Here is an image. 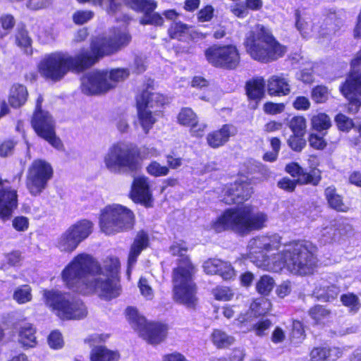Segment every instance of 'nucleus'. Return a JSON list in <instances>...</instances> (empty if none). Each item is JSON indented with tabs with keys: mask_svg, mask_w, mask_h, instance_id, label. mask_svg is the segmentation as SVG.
<instances>
[{
	"mask_svg": "<svg viewBox=\"0 0 361 361\" xmlns=\"http://www.w3.org/2000/svg\"><path fill=\"white\" fill-rule=\"evenodd\" d=\"M278 234L257 236L247 245V258L257 267L269 271L283 269L295 275L313 273L317 265V247L309 241H292L281 247Z\"/></svg>",
	"mask_w": 361,
	"mask_h": 361,
	"instance_id": "1",
	"label": "nucleus"
},
{
	"mask_svg": "<svg viewBox=\"0 0 361 361\" xmlns=\"http://www.w3.org/2000/svg\"><path fill=\"white\" fill-rule=\"evenodd\" d=\"M120 263L116 257H107L101 266L92 255L81 253L64 268L62 279L69 289L81 294L96 293L111 300L121 293Z\"/></svg>",
	"mask_w": 361,
	"mask_h": 361,
	"instance_id": "2",
	"label": "nucleus"
},
{
	"mask_svg": "<svg viewBox=\"0 0 361 361\" xmlns=\"http://www.w3.org/2000/svg\"><path fill=\"white\" fill-rule=\"evenodd\" d=\"M131 40L126 27L115 32L113 37H97L91 42L90 51L82 50L75 56L67 53L54 52L45 55L37 67L40 75L52 81H59L70 71L80 72L99 59L118 51Z\"/></svg>",
	"mask_w": 361,
	"mask_h": 361,
	"instance_id": "3",
	"label": "nucleus"
},
{
	"mask_svg": "<svg viewBox=\"0 0 361 361\" xmlns=\"http://www.w3.org/2000/svg\"><path fill=\"white\" fill-rule=\"evenodd\" d=\"M169 252L177 257V267L173 271V298L188 308H195L197 301L193 281L195 269L187 255L185 243L173 242L169 247Z\"/></svg>",
	"mask_w": 361,
	"mask_h": 361,
	"instance_id": "4",
	"label": "nucleus"
},
{
	"mask_svg": "<svg viewBox=\"0 0 361 361\" xmlns=\"http://www.w3.org/2000/svg\"><path fill=\"white\" fill-rule=\"evenodd\" d=\"M267 220L265 213L254 212L251 205L245 204L226 209L211 224V229L216 233L232 230L240 234H247L264 228Z\"/></svg>",
	"mask_w": 361,
	"mask_h": 361,
	"instance_id": "5",
	"label": "nucleus"
},
{
	"mask_svg": "<svg viewBox=\"0 0 361 361\" xmlns=\"http://www.w3.org/2000/svg\"><path fill=\"white\" fill-rule=\"evenodd\" d=\"M244 44L247 52L254 60L264 63L274 61L286 52V48L261 24L255 25L246 34Z\"/></svg>",
	"mask_w": 361,
	"mask_h": 361,
	"instance_id": "6",
	"label": "nucleus"
},
{
	"mask_svg": "<svg viewBox=\"0 0 361 361\" xmlns=\"http://www.w3.org/2000/svg\"><path fill=\"white\" fill-rule=\"evenodd\" d=\"M79 2H88L94 6H103L106 3V11L109 14L115 16L117 20H120L119 14L123 13L125 6L137 12L144 13L140 18L142 25H152L161 26L164 18L158 13H152L157 4L154 0H78Z\"/></svg>",
	"mask_w": 361,
	"mask_h": 361,
	"instance_id": "7",
	"label": "nucleus"
},
{
	"mask_svg": "<svg viewBox=\"0 0 361 361\" xmlns=\"http://www.w3.org/2000/svg\"><path fill=\"white\" fill-rule=\"evenodd\" d=\"M43 297L46 305L62 320H79L87 314L83 302L69 293L56 290H44Z\"/></svg>",
	"mask_w": 361,
	"mask_h": 361,
	"instance_id": "8",
	"label": "nucleus"
},
{
	"mask_svg": "<svg viewBox=\"0 0 361 361\" xmlns=\"http://www.w3.org/2000/svg\"><path fill=\"white\" fill-rule=\"evenodd\" d=\"M105 167L111 173L136 171L140 168L139 154L128 143L118 142L108 149L103 158Z\"/></svg>",
	"mask_w": 361,
	"mask_h": 361,
	"instance_id": "9",
	"label": "nucleus"
},
{
	"mask_svg": "<svg viewBox=\"0 0 361 361\" xmlns=\"http://www.w3.org/2000/svg\"><path fill=\"white\" fill-rule=\"evenodd\" d=\"M129 74L128 68L92 71L82 78L81 89L86 94L105 92L115 87L118 82L126 79Z\"/></svg>",
	"mask_w": 361,
	"mask_h": 361,
	"instance_id": "10",
	"label": "nucleus"
},
{
	"mask_svg": "<svg viewBox=\"0 0 361 361\" xmlns=\"http://www.w3.org/2000/svg\"><path fill=\"white\" fill-rule=\"evenodd\" d=\"M134 214L128 208L121 204H113L101 210L99 226L106 235H115L125 232L133 227Z\"/></svg>",
	"mask_w": 361,
	"mask_h": 361,
	"instance_id": "11",
	"label": "nucleus"
},
{
	"mask_svg": "<svg viewBox=\"0 0 361 361\" xmlns=\"http://www.w3.org/2000/svg\"><path fill=\"white\" fill-rule=\"evenodd\" d=\"M137 109L139 123L145 134H147L157 120L158 113L168 102L161 94L144 90L137 97Z\"/></svg>",
	"mask_w": 361,
	"mask_h": 361,
	"instance_id": "12",
	"label": "nucleus"
},
{
	"mask_svg": "<svg viewBox=\"0 0 361 361\" xmlns=\"http://www.w3.org/2000/svg\"><path fill=\"white\" fill-rule=\"evenodd\" d=\"M126 313L132 327L149 343L156 345L165 339L167 333L166 325L147 322L145 318L140 316L137 310L132 307H128Z\"/></svg>",
	"mask_w": 361,
	"mask_h": 361,
	"instance_id": "13",
	"label": "nucleus"
},
{
	"mask_svg": "<svg viewBox=\"0 0 361 361\" xmlns=\"http://www.w3.org/2000/svg\"><path fill=\"white\" fill-rule=\"evenodd\" d=\"M54 169L50 163L44 159H35L29 166L26 175V187L33 196L40 195L52 178Z\"/></svg>",
	"mask_w": 361,
	"mask_h": 361,
	"instance_id": "14",
	"label": "nucleus"
},
{
	"mask_svg": "<svg viewBox=\"0 0 361 361\" xmlns=\"http://www.w3.org/2000/svg\"><path fill=\"white\" fill-rule=\"evenodd\" d=\"M42 97L39 96L31 121L32 126L39 137L46 140L54 148L61 150L63 148V144L56 136L54 119L48 111L42 110Z\"/></svg>",
	"mask_w": 361,
	"mask_h": 361,
	"instance_id": "15",
	"label": "nucleus"
},
{
	"mask_svg": "<svg viewBox=\"0 0 361 361\" xmlns=\"http://www.w3.org/2000/svg\"><path fill=\"white\" fill-rule=\"evenodd\" d=\"M209 63L216 67L234 69L240 61L239 53L235 46H212L205 51Z\"/></svg>",
	"mask_w": 361,
	"mask_h": 361,
	"instance_id": "16",
	"label": "nucleus"
},
{
	"mask_svg": "<svg viewBox=\"0 0 361 361\" xmlns=\"http://www.w3.org/2000/svg\"><path fill=\"white\" fill-rule=\"evenodd\" d=\"M295 18L296 27L304 38L324 37L335 32L332 28H323L317 20H312L309 15L302 14L299 10L295 12Z\"/></svg>",
	"mask_w": 361,
	"mask_h": 361,
	"instance_id": "17",
	"label": "nucleus"
},
{
	"mask_svg": "<svg viewBox=\"0 0 361 361\" xmlns=\"http://www.w3.org/2000/svg\"><path fill=\"white\" fill-rule=\"evenodd\" d=\"M17 207V190L7 180L0 178V219H10Z\"/></svg>",
	"mask_w": 361,
	"mask_h": 361,
	"instance_id": "18",
	"label": "nucleus"
},
{
	"mask_svg": "<svg viewBox=\"0 0 361 361\" xmlns=\"http://www.w3.org/2000/svg\"><path fill=\"white\" fill-rule=\"evenodd\" d=\"M252 192L250 183L245 180H236L233 184L226 185L222 190L221 200L226 204H240L247 200Z\"/></svg>",
	"mask_w": 361,
	"mask_h": 361,
	"instance_id": "19",
	"label": "nucleus"
},
{
	"mask_svg": "<svg viewBox=\"0 0 361 361\" xmlns=\"http://www.w3.org/2000/svg\"><path fill=\"white\" fill-rule=\"evenodd\" d=\"M132 200L146 207H150L152 195L149 188V178L145 176L134 178L130 192Z\"/></svg>",
	"mask_w": 361,
	"mask_h": 361,
	"instance_id": "20",
	"label": "nucleus"
},
{
	"mask_svg": "<svg viewBox=\"0 0 361 361\" xmlns=\"http://www.w3.org/2000/svg\"><path fill=\"white\" fill-rule=\"evenodd\" d=\"M204 271L207 274H218L224 280L232 279L235 271L231 264L220 259H209L203 264Z\"/></svg>",
	"mask_w": 361,
	"mask_h": 361,
	"instance_id": "21",
	"label": "nucleus"
},
{
	"mask_svg": "<svg viewBox=\"0 0 361 361\" xmlns=\"http://www.w3.org/2000/svg\"><path fill=\"white\" fill-rule=\"evenodd\" d=\"M286 171L293 177H297V181L301 184L310 183L317 185L321 180L319 171L312 170L310 173H307L295 162L286 165Z\"/></svg>",
	"mask_w": 361,
	"mask_h": 361,
	"instance_id": "22",
	"label": "nucleus"
},
{
	"mask_svg": "<svg viewBox=\"0 0 361 361\" xmlns=\"http://www.w3.org/2000/svg\"><path fill=\"white\" fill-rule=\"evenodd\" d=\"M270 305L269 301L266 298H261L255 300L250 305V312L239 315L234 321V324L239 328H242L245 324L250 322V319L252 316L257 317L266 314L270 307Z\"/></svg>",
	"mask_w": 361,
	"mask_h": 361,
	"instance_id": "23",
	"label": "nucleus"
},
{
	"mask_svg": "<svg viewBox=\"0 0 361 361\" xmlns=\"http://www.w3.org/2000/svg\"><path fill=\"white\" fill-rule=\"evenodd\" d=\"M343 95L349 101L348 111L355 113L361 104V87L358 84H353L352 78L346 80L341 87Z\"/></svg>",
	"mask_w": 361,
	"mask_h": 361,
	"instance_id": "24",
	"label": "nucleus"
},
{
	"mask_svg": "<svg viewBox=\"0 0 361 361\" xmlns=\"http://www.w3.org/2000/svg\"><path fill=\"white\" fill-rule=\"evenodd\" d=\"M352 229L351 226L346 222V220L340 219L335 220L330 226L324 228L322 231V236L324 243L336 240L341 236L344 235Z\"/></svg>",
	"mask_w": 361,
	"mask_h": 361,
	"instance_id": "25",
	"label": "nucleus"
},
{
	"mask_svg": "<svg viewBox=\"0 0 361 361\" xmlns=\"http://www.w3.org/2000/svg\"><path fill=\"white\" fill-rule=\"evenodd\" d=\"M235 133V128L233 126L226 124L219 130L209 133L207 136V141L211 147L218 148L226 144Z\"/></svg>",
	"mask_w": 361,
	"mask_h": 361,
	"instance_id": "26",
	"label": "nucleus"
},
{
	"mask_svg": "<svg viewBox=\"0 0 361 361\" xmlns=\"http://www.w3.org/2000/svg\"><path fill=\"white\" fill-rule=\"evenodd\" d=\"M149 245L148 235L144 231L137 233L134 242L131 246L128 259L127 274L130 273L137 262V258L140 252Z\"/></svg>",
	"mask_w": 361,
	"mask_h": 361,
	"instance_id": "27",
	"label": "nucleus"
},
{
	"mask_svg": "<svg viewBox=\"0 0 361 361\" xmlns=\"http://www.w3.org/2000/svg\"><path fill=\"white\" fill-rule=\"evenodd\" d=\"M267 92L271 96H284L290 92L289 80L283 75H273L267 81Z\"/></svg>",
	"mask_w": 361,
	"mask_h": 361,
	"instance_id": "28",
	"label": "nucleus"
},
{
	"mask_svg": "<svg viewBox=\"0 0 361 361\" xmlns=\"http://www.w3.org/2000/svg\"><path fill=\"white\" fill-rule=\"evenodd\" d=\"M93 224L83 219L71 225L68 229L78 244L86 239L92 232Z\"/></svg>",
	"mask_w": 361,
	"mask_h": 361,
	"instance_id": "29",
	"label": "nucleus"
},
{
	"mask_svg": "<svg viewBox=\"0 0 361 361\" xmlns=\"http://www.w3.org/2000/svg\"><path fill=\"white\" fill-rule=\"evenodd\" d=\"M246 93L249 99L260 100L264 95L265 81L262 77H256L246 82Z\"/></svg>",
	"mask_w": 361,
	"mask_h": 361,
	"instance_id": "30",
	"label": "nucleus"
},
{
	"mask_svg": "<svg viewBox=\"0 0 361 361\" xmlns=\"http://www.w3.org/2000/svg\"><path fill=\"white\" fill-rule=\"evenodd\" d=\"M324 195L331 209L339 212H347L349 210V206L343 202L342 197L336 192L334 186L326 188Z\"/></svg>",
	"mask_w": 361,
	"mask_h": 361,
	"instance_id": "31",
	"label": "nucleus"
},
{
	"mask_svg": "<svg viewBox=\"0 0 361 361\" xmlns=\"http://www.w3.org/2000/svg\"><path fill=\"white\" fill-rule=\"evenodd\" d=\"M54 245L61 252L68 253L74 251L79 245L68 229L56 239Z\"/></svg>",
	"mask_w": 361,
	"mask_h": 361,
	"instance_id": "32",
	"label": "nucleus"
},
{
	"mask_svg": "<svg viewBox=\"0 0 361 361\" xmlns=\"http://www.w3.org/2000/svg\"><path fill=\"white\" fill-rule=\"evenodd\" d=\"M118 358L116 351L109 350L102 345L93 348L90 353L91 361H118Z\"/></svg>",
	"mask_w": 361,
	"mask_h": 361,
	"instance_id": "33",
	"label": "nucleus"
},
{
	"mask_svg": "<svg viewBox=\"0 0 361 361\" xmlns=\"http://www.w3.org/2000/svg\"><path fill=\"white\" fill-rule=\"evenodd\" d=\"M27 97V91L25 86L22 85H14L11 89L9 103L15 108L23 105Z\"/></svg>",
	"mask_w": 361,
	"mask_h": 361,
	"instance_id": "34",
	"label": "nucleus"
},
{
	"mask_svg": "<svg viewBox=\"0 0 361 361\" xmlns=\"http://www.w3.org/2000/svg\"><path fill=\"white\" fill-rule=\"evenodd\" d=\"M212 343L218 348H225L234 342V338L220 329H214L211 335Z\"/></svg>",
	"mask_w": 361,
	"mask_h": 361,
	"instance_id": "35",
	"label": "nucleus"
},
{
	"mask_svg": "<svg viewBox=\"0 0 361 361\" xmlns=\"http://www.w3.org/2000/svg\"><path fill=\"white\" fill-rule=\"evenodd\" d=\"M35 330L30 324H25L19 332V341L25 347H34L36 344Z\"/></svg>",
	"mask_w": 361,
	"mask_h": 361,
	"instance_id": "36",
	"label": "nucleus"
},
{
	"mask_svg": "<svg viewBox=\"0 0 361 361\" xmlns=\"http://www.w3.org/2000/svg\"><path fill=\"white\" fill-rule=\"evenodd\" d=\"M271 322L268 319H263L257 322L256 324L245 327V324L240 329V331L243 333H246L250 331H254L256 336H264L267 335V331L271 326Z\"/></svg>",
	"mask_w": 361,
	"mask_h": 361,
	"instance_id": "37",
	"label": "nucleus"
},
{
	"mask_svg": "<svg viewBox=\"0 0 361 361\" xmlns=\"http://www.w3.org/2000/svg\"><path fill=\"white\" fill-rule=\"evenodd\" d=\"M311 124L314 130L321 133L330 128L331 120L326 114L324 113H319L312 116L311 119Z\"/></svg>",
	"mask_w": 361,
	"mask_h": 361,
	"instance_id": "38",
	"label": "nucleus"
},
{
	"mask_svg": "<svg viewBox=\"0 0 361 361\" xmlns=\"http://www.w3.org/2000/svg\"><path fill=\"white\" fill-rule=\"evenodd\" d=\"M13 300L18 304H25L32 300V289L28 285L18 287L13 292Z\"/></svg>",
	"mask_w": 361,
	"mask_h": 361,
	"instance_id": "39",
	"label": "nucleus"
},
{
	"mask_svg": "<svg viewBox=\"0 0 361 361\" xmlns=\"http://www.w3.org/2000/svg\"><path fill=\"white\" fill-rule=\"evenodd\" d=\"M341 300L344 306L348 308L350 313H356L360 308L361 304L357 295L353 293L343 294L341 297Z\"/></svg>",
	"mask_w": 361,
	"mask_h": 361,
	"instance_id": "40",
	"label": "nucleus"
},
{
	"mask_svg": "<svg viewBox=\"0 0 361 361\" xmlns=\"http://www.w3.org/2000/svg\"><path fill=\"white\" fill-rule=\"evenodd\" d=\"M275 282L273 278L264 275L256 284V289L261 295H267L270 293L274 286Z\"/></svg>",
	"mask_w": 361,
	"mask_h": 361,
	"instance_id": "41",
	"label": "nucleus"
},
{
	"mask_svg": "<svg viewBox=\"0 0 361 361\" xmlns=\"http://www.w3.org/2000/svg\"><path fill=\"white\" fill-rule=\"evenodd\" d=\"M189 32V27L186 24L181 22H174L169 30L171 38L182 40Z\"/></svg>",
	"mask_w": 361,
	"mask_h": 361,
	"instance_id": "42",
	"label": "nucleus"
},
{
	"mask_svg": "<svg viewBox=\"0 0 361 361\" xmlns=\"http://www.w3.org/2000/svg\"><path fill=\"white\" fill-rule=\"evenodd\" d=\"M178 122L185 126H190L196 122L197 116L190 108H183L178 115Z\"/></svg>",
	"mask_w": 361,
	"mask_h": 361,
	"instance_id": "43",
	"label": "nucleus"
},
{
	"mask_svg": "<svg viewBox=\"0 0 361 361\" xmlns=\"http://www.w3.org/2000/svg\"><path fill=\"white\" fill-rule=\"evenodd\" d=\"M289 126L293 134L304 135L306 130V119L300 116H294L290 121Z\"/></svg>",
	"mask_w": 361,
	"mask_h": 361,
	"instance_id": "44",
	"label": "nucleus"
},
{
	"mask_svg": "<svg viewBox=\"0 0 361 361\" xmlns=\"http://www.w3.org/2000/svg\"><path fill=\"white\" fill-rule=\"evenodd\" d=\"M138 288L142 296L147 300H152L154 297V292L152 289L149 279L145 276H141L138 282Z\"/></svg>",
	"mask_w": 361,
	"mask_h": 361,
	"instance_id": "45",
	"label": "nucleus"
},
{
	"mask_svg": "<svg viewBox=\"0 0 361 361\" xmlns=\"http://www.w3.org/2000/svg\"><path fill=\"white\" fill-rule=\"evenodd\" d=\"M214 298L219 301H229L234 295L232 290L227 286H216L212 290Z\"/></svg>",
	"mask_w": 361,
	"mask_h": 361,
	"instance_id": "46",
	"label": "nucleus"
},
{
	"mask_svg": "<svg viewBox=\"0 0 361 361\" xmlns=\"http://www.w3.org/2000/svg\"><path fill=\"white\" fill-rule=\"evenodd\" d=\"M16 43L18 47L24 49L27 54H32L31 39L28 36L27 31L20 30L16 35Z\"/></svg>",
	"mask_w": 361,
	"mask_h": 361,
	"instance_id": "47",
	"label": "nucleus"
},
{
	"mask_svg": "<svg viewBox=\"0 0 361 361\" xmlns=\"http://www.w3.org/2000/svg\"><path fill=\"white\" fill-rule=\"evenodd\" d=\"M309 314L316 323L323 322L330 314V312L321 305H316L310 310Z\"/></svg>",
	"mask_w": 361,
	"mask_h": 361,
	"instance_id": "48",
	"label": "nucleus"
},
{
	"mask_svg": "<svg viewBox=\"0 0 361 361\" xmlns=\"http://www.w3.org/2000/svg\"><path fill=\"white\" fill-rule=\"evenodd\" d=\"M147 171L152 176L159 177L166 176L169 169L166 166H161L157 161H152L147 167Z\"/></svg>",
	"mask_w": 361,
	"mask_h": 361,
	"instance_id": "49",
	"label": "nucleus"
},
{
	"mask_svg": "<svg viewBox=\"0 0 361 361\" xmlns=\"http://www.w3.org/2000/svg\"><path fill=\"white\" fill-rule=\"evenodd\" d=\"M0 23L1 25V28H0V39H1L6 36L8 31L13 28L15 20L12 16L6 14L0 18Z\"/></svg>",
	"mask_w": 361,
	"mask_h": 361,
	"instance_id": "50",
	"label": "nucleus"
},
{
	"mask_svg": "<svg viewBox=\"0 0 361 361\" xmlns=\"http://www.w3.org/2000/svg\"><path fill=\"white\" fill-rule=\"evenodd\" d=\"M329 97V91L325 86L318 85L312 91V98L317 103H323Z\"/></svg>",
	"mask_w": 361,
	"mask_h": 361,
	"instance_id": "51",
	"label": "nucleus"
},
{
	"mask_svg": "<svg viewBox=\"0 0 361 361\" xmlns=\"http://www.w3.org/2000/svg\"><path fill=\"white\" fill-rule=\"evenodd\" d=\"M94 13L90 11H77L73 15V20L77 25H82L93 18Z\"/></svg>",
	"mask_w": 361,
	"mask_h": 361,
	"instance_id": "52",
	"label": "nucleus"
},
{
	"mask_svg": "<svg viewBox=\"0 0 361 361\" xmlns=\"http://www.w3.org/2000/svg\"><path fill=\"white\" fill-rule=\"evenodd\" d=\"M303 135H293L288 140L289 147L294 151H301L306 145L305 140L302 138Z\"/></svg>",
	"mask_w": 361,
	"mask_h": 361,
	"instance_id": "53",
	"label": "nucleus"
},
{
	"mask_svg": "<svg viewBox=\"0 0 361 361\" xmlns=\"http://www.w3.org/2000/svg\"><path fill=\"white\" fill-rule=\"evenodd\" d=\"M335 120L338 128L343 131H348L354 126L353 121L342 114H338Z\"/></svg>",
	"mask_w": 361,
	"mask_h": 361,
	"instance_id": "54",
	"label": "nucleus"
},
{
	"mask_svg": "<svg viewBox=\"0 0 361 361\" xmlns=\"http://www.w3.org/2000/svg\"><path fill=\"white\" fill-rule=\"evenodd\" d=\"M48 343L51 348H61L63 345L61 334L58 331H52L48 337Z\"/></svg>",
	"mask_w": 361,
	"mask_h": 361,
	"instance_id": "55",
	"label": "nucleus"
},
{
	"mask_svg": "<svg viewBox=\"0 0 361 361\" xmlns=\"http://www.w3.org/2000/svg\"><path fill=\"white\" fill-rule=\"evenodd\" d=\"M12 226L16 231L23 232L29 227V220L25 216H16L12 221Z\"/></svg>",
	"mask_w": 361,
	"mask_h": 361,
	"instance_id": "56",
	"label": "nucleus"
},
{
	"mask_svg": "<svg viewBox=\"0 0 361 361\" xmlns=\"http://www.w3.org/2000/svg\"><path fill=\"white\" fill-rule=\"evenodd\" d=\"M214 9L211 5L202 8L197 13V19L200 22H208L214 16Z\"/></svg>",
	"mask_w": 361,
	"mask_h": 361,
	"instance_id": "57",
	"label": "nucleus"
},
{
	"mask_svg": "<svg viewBox=\"0 0 361 361\" xmlns=\"http://www.w3.org/2000/svg\"><path fill=\"white\" fill-rule=\"evenodd\" d=\"M263 109L266 114L275 115L283 112L285 106L282 103L267 102L264 104Z\"/></svg>",
	"mask_w": 361,
	"mask_h": 361,
	"instance_id": "58",
	"label": "nucleus"
},
{
	"mask_svg": "<svg viewBox=\"0 0 361 361\" xmlns=\"http://www.w3.org/2000/svg\"><path fill=\"white\" fill-rule=\"evenodd\" d=\"M326 348H314L310 353V359L312 361H327Z\"/></svg>",
	"mask_w": 361,
	"mask_h": 361,
	"instance_id": "59",
	"label": "nucleus"
},
{
	"mask_svg": "<svg viewBox=\"0 0 361 361\" xmlns=\"http://www.w3.org/2000/svg\"><path fill=\"white\" fill-rule=\"evenodd\" d=\"M230 11L235 17L241 19L246 18L249 14L247 8L242 4H235L231 6Z\"/></svg>",
	"mask_w": 361,
	"mask_h": 361,
	"instance_id": "60",
	"label": "nucleus"
},
{
	"mask_svg": "<svg viewBox=\"0 0 361 361\" xmlns=\"http://www.w3.org/2000/svg\"><path fill=\"white\" fill-rule=\"evenodd\" d=\"M324 293H321L320 296H325L328 300L334 299L340 292L339 284H331V286H323Z\"/></svg>",
	"mask_w": 361,
	"mask_h": 361,
	"instance_id": "61",
	"label": "nucleus"
},
{
	"mask_svg": "<svg viewBox=\"0 0 361 361\" xmlns=\"http://www.w3.org/2000/svg\"><path fill=\"white\" fill-rule=\"evenodd\" d=\"M190 134L196 137H201L203 136L204 131L207 128V125L203 123H198L197 118L196 119V122L195 123H192L191 126H189Z\"/></svg>",
	"mask_w": 361,
	"mask_h": 361,
	"instance_id": "62",
	"label": "nucleus"
},
{
	"mask_svg": "<svg viewBox=\"0 0 361 361\" xmlns=\"http://www.w3.org/2000/svg\"><path fill=\"white\" fill-rule=\"evenodd\" d=\"M309 142L312 147L317 149H322L326 145V143L323 137H321L314 133L310 134L309 137Z\"/></svg>",
	"mask_w": 361,
	"mask_h": 361,
	"instance_id": "63",
	"label": "nucleus"
},
{
	"mask_svg": "<svg viewBox=\"0 0 361 361\" xmlns=\"http://www.w3.org/2000/svg\"><path fill=\"white\" fill-rule=\"evenodd\" d=\"M16 143L11 140H6L0 145V156L7 157L12 154Z\"/></svg>",
	"mask_w": 361,
	"mask_h": 361,
	"instance_id": "64",
	"label": "nucleus"
}]
</instances>
